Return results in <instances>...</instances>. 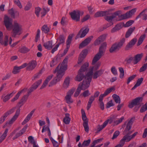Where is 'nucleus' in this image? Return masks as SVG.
<instances>
[{
	"label": "nucleus",
	"mask_w": 147,
	"mask_h": 147,
	"mask_svg": "<svg viewBox=\"0 0 147 147\" xmlns=\"http://www.w3.org/2000/svg\"><path fill=\"white\" fill-rule=\"evenodd\" d=\"M107 43L105 42L101 44L99 48V52L93 58L92 61V64L94 65L101 58L105 52L106 49Z\"/></svg>",
	"instance_id": "obj_1"
},
{
	"label": "nucleus",
	"mask_w": 147,
	"mask_h": 147,
	"mask_svg": "<svg viewBox=\"0 0 147 147\" xmlns=\"http://www.w3.org/2000/svg\"><path fill=\"white\" fill-rule=\"evenodd\" d=\"M93 74H87L83 80L81 85H79L82 90H85L88 88L92 80V76Z\"/></svg>",
	"instance_id": "obj_2"
},
{
	"label": "nucleus",
	"mask_w": 147,
	"mask_h": 147,
	"mask_svg": "<svg viewBox=\"0 0 147 147\" xmlns=\"http://www.w3.org/2000/svg\"><path fill=\"white\" fill-rule=\"evenodd\" d=\"M11 28H12L13 36L15 37L17 35H20L22 33V26L17 21L14 22Z\"/></svg>",
	"instance_id": "obj_3"
},
{
	"label": "nucleus",
	"mask_w": 147,
	"mask_h": 147,
	"mask_svg": "<svg viewBox=\"0 0 147 147\" xmlns=\"http://www.w3.org/2000/svg\"><path fill=\"white\" fill-rule=\"evenodd\" d=\"M125 40V39L123 38L119 42L115 43L113 44L109 49L110 53H113L114 52H116L119 50L123 46Z\"/></svg>",
	"instance_id": "obj_4"
},
{
	"label": "nucleus",
	"mask_w": 147,
	"mask_h": 147,
	"mask_svg": "<svg viewBox=\"0 0 147 147\" xmlns=\"http://www.w3.org/2000/svg\"><path fill=\"white\" fill-rule=\"evenodd\" d=\"M114 89V88L113 87H112L110 88H108L105 91L103 94H101L99 96V100L100 102V108L102 110H103L104 109V104L102 102L103 98L107 95Z\"/></svg>",
	"instance_id": "obj_5"
},
{
	"label": "nucleus",
	"mask_w": 147,
	"mask_h": 147,
	"mask_svg": "<svg viewBox=\"0 0 147 147\" xmlns=\"http://www.w3.org/2000/svg\"><path fill=\"white\" fill-rule=\"evenodd\" d=\"M84 14L83 11L77 10H74L70 13L71 18L72 20L78 22L80 21V17L81 15H82Z\"/></svg>",
	"instance_id": "obj_6"
},
{
	"label": "nucleus",
	"mask_w": 147,
	"mask_h": 147,
	"mask_svg": "<svg viewBox=\"0 0 147 147\" xmlns=\"http://www.w3.org/2000/svg\"><path fill=\"white\" fill-rule=\"evenodd\" d=\"M142 98L141 97L137 98L129 104L128 106L130 108H132L134 106H139L141 107L142 105Z\"/></svg>",
	"instance_id": "obj_7"
},
{
	"label": "nucleus",
	"mask_w": 147,
	"mask_h": 147,
	"mask_svg": "<svg viewBox=\"0 0 147 147\" xmlns=\"http://www.w3.org/2000/svg\"><path fill=\"white\" fill-rule=\"evenodd\" d=\"M4 25L7 29L9 30L11 29L12 26V20L7 16H5L4 19Z\"/></svg>",
	"instance_id": "obj_8"
},
{
	"label": "nucleus",
	"mask_w": 147,
	"mask_h": 147,
	"mask_svg": "<svg viewBox=\"0 0 147 147\" xmlns=\"http://www.w3.org/2000/svg\"><path fill=\"white\" fill-rule=\"evenodd\" d=\"M89 31V28H86L84 30L83 28H82L76 35L75 39H76L84 37L88 33Z\"/></svg>",
	"instance_id": "obj_9"
},
{
	"label": "nucleus",
	"mask_w": 147,
	"mask_h": 147,
	"mask_svg": "<svg viewBox=\"0 0 147 147\" xmlns=\"http://www.w3.org/2000/svg\"><path fill=\"white\" fill-rule=\"evenodd\" d=\"M63 76L62 74H57L56 76L51 81L49 86L51 87L55 85L57 82H59Z\"/></svg>",
	"instance_id": "obj_10"
},
{
	"label": "nucleus",
	"mask_w": 147,
	"mask_h": 147,
	"mask_svg": "<svg viewBox=\"0 0 147 147\" xmlns=\"http://www.w3.org/2000/svg\"><path fill=\"white\" fill-rule=\"evenodd\" d=\"M63 76L62 74H57L56 76L51 81L49 86L51 87L55 85L57 82H59Z\"/></svg>",
	"instance_id": "obj_11"
},
{
	"label": "nucleus",
	"mask_w": 147,
	"mask_h": 147,
	"mask_svg": "<svg viewBox=\"0 0 147 147\" xmlns=\"http://www.w3.org/2000/svg\"><path fill=\"white\" fill-rule=\"evenodd\" d=\"M42 82V80L40 79L34 82L31 86L28 89L29 93H31L34 90H36L39 86L41 84Z\"/></svg>",
	"instance_id": "obj_12"
},
{
	"label": "nucleus",
	"mask_w": 147,
	"mask_h": 147,
	"mask_svg": "<svg viewBox=\"0 0 147 147\" xmlns=\"http://www.w3.org/2000/svg\"><path fill=\"white\" fill-rule=\"evenodd\" d=\"M67 64L64 65H61L60 67L58 65L54 71V73L57 72V74H62L65 72L67 69Z\"/></svg>",
	"instance_id": "obj_13"
},
{
	"label": "nucleus",
	"mask_w": 147,
	"mask_h": 147,
	"mask_svg": "<svg viewBox=\"0 0 147 147\" xmlns=\"http://www.w3.org/2000/svg\"><path fill=\"white\" fill-rule=\"evenodd\" d=\"M136 8L133 9L127 12L125 14L121 15V18L123 19H125L131 17L136 12Z\"/></svg>",
	"instance_id": "obj_14"
},
{
	"label": "nucleus",
	"mask_w": 147,
	"mask_h": 147,
	"mask_svg": "<svg viewBox=\"0 0 147 147\" xmlns=\"http://www.w3.org/2000/svg\"><path fill=\"white\" fill-rule=\"evenodd\" d=\"M93 38V36H91L86 38L80 45L79 48L81 49L87 45L91 41Z\"/></svg>",
	"instance_id": "obj_15"
},
{
	"label": "nucleus",
	"mask_w": 147,
	"mask_h": 147,
	"mask_svg": "<svg viewBox=\"0 0 147 147\" xmlns=\"http://www.w3.org/2000/svg\"><path fill=\"white\" fill-rule=\"evenodd\" d=\"M121 11H118L115 12L112 16H106L104 17L105 19L108 22L112 21L114 18H115L117 16H119L121 13Z\"/></svg>",
	"instance_id": "obj_16"
},
{
	"label": "nucleus",
	"mask_w": 147,
	"mask_h": 147,
	"mask_svg": "<svg viewBox=\"0 0 147 147\" xmlns=\"http://www.w3.org/2000/svg\"><path fill=\"white\" fill-rule=\"evenodd\" d=\"M37 65V63L35 60H32L30 61L27 64V67L26 68L27 70L29 71L32 70L34 69Z\"/></svg>",
	"instance_id": "obj_17"
},
{
	"label": "nucleus",
	"mask_w": 147,
	"mask_h": 147,
	"mask_svg": "<svg viewBox=\"0 0 147 147\" xmlns=\"http://www.w3.org/2000/svg\"><path fill=\"white\" fill-rule=\"evenodd\" d=\"M31 93H29V92L28 91L27 94L24 95L18 104V106L20 108L24 104L26 101L28 96L30 95Z\"/></svg>",
	"instance_id": "obj_18"
},
{
	"label": "nucleus",
	"mask_w": 147,
	"mask_h": 147,
	"mask_svg": "<svg viewBox=\"0 0 147 147\" xmlns=\"http://www.w3.org/2000/svg\"><path fill=\"white\" fill-rule=\"evenodd\" d=\"M53 75L51 74L48 76L44 81L43 84L40 88V89H42L45 88L51 79Z\"/></svg>",
	"instance_id": "obj_19"
},
{
	"label": "nucleus",
	"mask_w": 147,
	"mask_h": 147,
	"mask_svg": "<svg viewBox=\"0 0 147 147\" xmlns=\"http://www.w3.org/2000/svg\"><path fill=\"white\" fill-rule=\"evenodd\" d=\"M20 108L16 110L14 115L9 121L8 123V124H12L17 119L18 116L20 115Z\"/></svg>",
	"instance_id": "obj_20"
},
{
	"label": "nucleus",
	"mask_w": 147,
	"mask_h": 147,
	"mask_svg": "<svg viewBox=\"0 0 147 147\" xmlns=\"http://www.w3.org/2000/svg\"><path fill=\"white\" fill-rule=\"evenodd\" d=\"M143 56V54L142 53L135 55L134 56V64H137L140 61Z\"/></svg>",
	"instance_id": "obj_21"
},
{
	"label": "nucleus",
	"mask_w": 147,
	"mask_h": 147,
	"mask_svg": "<svg viewBox=\"0 0 147 147\" xmlns=\"http://www.w3.org/2000/svg\"><path fill=\"white\" fill-rule=\"evenodd\" d=\"M27 66V63H24L20 66L17 67V66H15L13 68V70L12 71V72L13 73L14 72L18 73L19 72L20 69L25 68Z\"/></svg>",
	"instance_id": "obj_22"
},
{
	"label": "nucleus",
	"mask_w": 147,
	"mask_h": 147,
	"mask_svg": "<svg viewBox=\"0 0 147 147\" xmlns=\"http://www.w3.org/2000/svg\"><path fill=\"white\" fill-rule=\"evenodd\" d=\"M131 133L132 132L128 133L127 134L124 136L120 140L124 144H125V141L126 142H129L132 139L130 136H129V135L131 134Z\"/></svg>",
	"instance_id": "obj_23"
},
{
	"label": "nucleus",
	"mask_w": 147,
	"mask_h": 147,
	"mask_svg": "<svg viewBox=\"0 0 147 147\" xmlns=\"http://www.w3.org/2000/svg\"><path fill=\"white\" fill-rule=\"evenodd\" d=\"M35 110L34 109L31 111L30 113L28 114L24 121L22 123V125H24L27 123L30 119L31 118L33 115Z\"/></svg>",
	"instance_id": "obj_24"
},
{
	"label": "nucleus",
	"mask_w": 147,
	"mask_h": 147,
	"mask_svg": "<svg viewBox=\"0 0 147 147\" xmlns=\"http://www.w3.org/2000/svg\"><path fill=\"white\" fill-rule=\"evenodd\" d=\"M43 46L45 48L48 50H50L53 47L52 46V41H49L45 42H44L43 44Z\"/></svg>",
	"instance_id": "obj_25"
},
{
	"label": "nucleus",
	"mask_w": 147,
	"mask_h": 147,
	"mask_svg": "<svg viewBox=\"0 0 147 147\" xmlns=\"http://www.w3.org/2000/svg\"><path fill=\"white\" fill-rule=\"evenodd\" d=\"M137 39L136 38H134L131 40L129 43L126 46L125 50H128L129 48L133 47L136 42Z\"/></svg>",
	"instance_id": "obj_26"
},
{
	"label": "nucleus",
	"mask_w": 147,
	"mask_h": 147,
	"mask_svg": "<svg viewBox=\"0 0 147 147\" xmlns=\"http://www.w3.org/2000/svg\"><path fill=\"white\" fill-rule=\"evenodd\" d=\"M133 123L132 119H131L127 124L126 127L123 132V133H127L129 131L131 128V125Z\"/></svg>",
	"instance_id": "obj_27"
},
{
	"label": "nucleus",
	"mask_w": 147,
	"mask_h": 147,
	"mask_svg": "<svg viewBox=\"0 0 147 147\" xmlns=\"http://www.w3.org/2000/svg\"><path fill=\"white\" fill-rule=\"evenodd\" d=\"M88 62H87L85 63L81 67L79 71L81 73L84 72L86 71L89 66Z\"/></svg>",
	"instance_id": "obj_28"
},
{
	"label": "nucleus",
	"mask_w": 147,
	"mask_h": 147,
	"mask_svg": "<svg viewBox=\"0 0 147 147\" xmlns=\"http://www.w3.org/2000/svg\"><path fill=\"white\" fill-rule=\"evenodd\" d=\"M9 13L11 15V17L15 18V15L16 17H18L19 14V12L17 11H14L13 8H12L8 11Z\"/></svg>",
	"instance_id": "obj_29"
},
{
	"label": "nucleus",
	"mask_w": 147,
	"mask_h": 147,
	"mask_svg": "<svg viewBox=\"0 0 147 147\" xmlns=\"http://www.w3.org/2000/svg\"><path fill=\"white\" fill-rule=\"evenodd\" d=\"M65 37L63 34L60 35L57 38L58 43L57 44L59 45H60L63 44L65 42Z\"/></svg>",
	"instance_id": "obj_30"
},
{
	"label": "nucleus",
	"mask_w": 147,
	"mask_h": 147,
	"mask_svg": "<svg viewBox=\"0 0 147 147\" xmlns=\"http://www.w3.org/2000/svg\"><path fill=\"white\" fill-rule=\"evenodd\" d=\"M147 11V8L143 10L142 12H141L138 15L136 18V20L137 19L139 18H140L141 17V16L142 15H143V17L142 18V19L144 20H146L147 19V15L146 14H142V13H144L145 11Z\"/></svg>",
	"instance_id": "obj_31"
},
{
	"label": "nucleus",
	"mask_w": 147,
	"mask_h": 147,
	"mask_svg": "<svg viewBox=\"0 0 147 147\" xmlns=\"http://www.w3.org/2000/svg\"><path fill=\"white\" fill-rule=\"evenodd\" d=\"M87 74H85V75L84 74H78L76 76L75 78V80L78 82L81 81L84 78Z\"/></svg>",
	"instance_id": "obj_32"
},
{
	"label": "nucleus",
	"mask_w": 147,
	"mask_h": 147,
	"mask_svg": "<svg viewBox=\"0 0 147 147\" xmlns=\"http://www.w3.org/2000/svg\"><path fill=\"white\" fill-rule=\"evenodd\" d=\"M135 29V27H134L129 28L126 33L125 37L126 38L129 37Z\"/></svg>",
	"instance_id": "obj_33"
},
{
	"label": "nucleus",
	"mask_w": 147,
	"mask_h": 147,
	"mask_svg": "<svg viewBox=\"0 0 147 147\" xmlns=\"http://www.w3.org/2000/svg\"><path fill=\"white\" fill-rule=\"evenodd\" d=\"M144 80L143 78H141L138 79L137 82L134 86L131 88L132 90L135 89L137 87L139 86L142 83Z\"/></svg>",
	"instance_id": "obj_34"
},
{
	"label": "nucleus",
	"mask_w": 147,
	"mask_h": 147,
	"mask_svg": "<svg viewBox=\"0 0 147 147\" xmlns=\"http://www.w3.org/2000/svg\"><path fill=\"white\" fill-rule=\"evenodd\" d=\"M28 127V125H26L19 132L16 134V136L18 138L22 135L26 131Z\"/></svg>",
	"instance_id": "obj_35"
},
{
	"label": "nucleus",
	"mask_w": 147,
	"mask_h": 147,
	"mask_svg": "<svg viewBox=\"0 0 147 147\" xmlns=\"http://www.w3.org/2000/svg\"><path fill=\"white\" fill-rule=\"evenodd\" d=\"M8 129H5L4 132L3 134L0 133V143H1L5 138L7 136V134L8 132Z\"/></svg>",
	"instance_id": "obj_36"
},
{
	"label": "nucleus",
	"mask_w": 147,
	"mask_h": 147,
	"mask_svg": "<svg viewBox=\"0 0 147 147\" xmlns=\"http://www.w3.org/2000/svg\"><path fill=\"white\" fill-rule=\"evenodd\" d=\"M69 83L70 78L69 77H67L65 79L63 84V87L65 88H67L68 87Z\"/></svg>",
	"instance_id": "obj_37"
},
{
	"label": "nucleus",
	"mask_w": 147,
	"mask_h": 147,
	"mask_svg": "<svg viewBox=\"0 0 147 147\" xmlns=\"http://www.w3.org/2000/svg\"><path fill=\"white\" fill-rule=\"evenodd\" d=\"M94 99L95 98L93 96H91L90 97L86 108L87 110H89L92 104Z\"/></svg>",
	"instance_id": "obj_38"
},
{
	"label": "nucleus",
	"mask_w": 147,
	"mask_h": 147,
	"mask_svg": "<svg viewBox=\"0 0 147 147\" xmlns=\"http://www.w3.org/2000/svg\"><path fill=\"white\" fill-rule=\"evenodd\" d=\"M50 28L46 24L44 25L41 28V30L43 32L47 34L50 32Z\"/></svg>",
	"instance_id": "obj_39"
},
{
	"label": "nucleus",
	"mask_w": 147,
	"mask_h": 147,
	"mask_svg": "<svg viewBox=\"0 0 147 147\" xmlns=\"http://www.w3.org/2000/svg\"><path fill=\"white\" fill-rule=\"evenodd\" d=\"M69 114L67 113L65 115V117L64 118L63 122L66 124H69L70 121V119L69 117Z\"/></svg>",
	"instance_id": "obj_40"
},
{
	"label": "nucleus",
	"mask_w": 147,
	"mask_h": 147,
	"mask_svg": "<svg viewBox=\"0 0 147 147\" xmlns=\"http://www.w3.org/2000/svg\"><path fill=\"white\" fill-rule=\"evenodd\" d=\"M19 51L22 53H25L30 51V49L25 46L22 47L19 49Z\"/></svg>",
	"instance_id": "obj_41"
},
{
	"label": "nucleus",
	"mask_w": 147,
	"mask_h": 147,
	"mask_svg": "<svg viewBox=\"0 0 147 147\" xmlns=\"http://www.w3.org/2000/svg\"><path fill=\"white\" fill-rule=\"evenodd\" d=\"M146 37V35L145 34L142 35L139 38L138 42L137 44V46H139L140 45L142 42L143 41L144 39Z\"/></svg>",
	"instance_id": "obj_42"
},
{
	"label": "nucleus",
	"mask_w": 147,
	"mask_h": 147,
	"mask_svg": "<svg viewBox=\"0 0 147 147\" xmlns=\"http://www.w3.org/2000/svg\"><path fill=\"white\" fill-rule=\"evenodd\" d=\"M113 97L115 101L117 103H120L121 102L120 98L119 96L116 94H114L113 95Z\"/></svg>",
	"instance_id": "obj_43"
},
{
	"label": "nucleus",
	"mask_w": 147,
	"mask_h": 147,
	"mask_svg": "<svg viewBox=\"0 0 147 147\" xmlns=\"http://www.w3.org/2000/svg\"><path fill=\"white\" fill-rule=\"evenodd\" d=\"M15 93V92H13L11 93L7 94L3 98V102H5L7 101L12 96L13 94H14Z\"/></svg>",
	"instance_id": "obj_44"
},
{
	"label": "nucleus",
	"mask_w": 147,
	"mask_h": 147,
	"mask_svg": "<svg viewBox=\"0 0 147 147\" xmlns=\"http://www.w3.org/2000/svg\"><path fill=\"white\" fill-rule=\"evenodd\" d=\"M66 102L68 104H71L73 102V100L71 99V96L66 95L65 97Z\"/></svg>",
	"instance_id": "obj_45"
},
{
	"label": "nucleus",
	"mask_w": 147,
	"mask_h": 147,
	"mask_svg": "<svg viewBox=\"0 0 147 147\" xmlns=\"http://www.w3.org/2000/svg\"><path fill=\"white\" fill-rule=\"evenodd\" d=\"M124 119V117H122L120 118L117 119L114 121V123L115 125H117L121 123Z\"/></svg>",
	"instance_id": "obj_46"
},
{
	"label": "nucleus",
	"mask_w": 147,
	"mask_h": 147,
	"mask_svg": "<svg viewBox=\"0 0 147 147\" xmlns=\"http://www.w3.org/2000/svg\"><path fill=\"white\" fill-rule=\"evenodd\" d=\"M16 109V107H14L12 108L11 109H10L9 111L4 113L5 115L7 117L10 114H11L13 113Z\"/></svg>",
	"instance_id": "obj_47"
},
{
	"label": "nucleus",
	"mask_w": 147,
	"mask_h": 147,
	"mask_svg": "<svg viewBox=\"0 0 147 147\" xmlns=\"http://www.w3.org/2000/svg\"><path fill=\"white\" fill-rule=\"evenodd\" d=\"M73 35V34L69 35L66 41V45H70V44Z\"/></svg>",
	"instance_id": "obj_48"
},
{
	"label": "nucleus",
	"mask_w": 147,
	"mask_h": 147,
	"mask_svg": "<svg viewBox=\"0 0 147 147\" xmlns=\"http://www.w3.org/2000/svg\"><path fill=\"white\" fill-rule=\"evenodd\" d=\"M134 59V57L131 56H129L128 57H127L126 58L125 61L126 62L127 64H130L132 61Z\"/></svg>",
	"instance_id": "obj_49"
},
{
	"label": "nucleus",
	"mask_w": 147,
	"mask_h": 147,
	"mask_svg": "<svg viewBox=\"0 0 147 147\" xmlns=\"http://www.w3.org/2000/svg\"><path fill=\"white\" fill-rule=\"evenodd\" d=\"M8 36L7 35H6L4 37V42H3V40L2 39V41L3 43V44H1V45H4L5 46H6L8 45Z\"/></svg>",
	"instance_id": "obj_50"
},
{
	"label": "nucleus",
	"mask_w": 147,
	"mask_h": 147,
	"mask_svg": "<svg viewBox=\"0 0 147 147\" xmlns=\"http://www.w3.org/2000/svg\"><path fill=\"white\" fill-rule=\"evenodd\" d=\"M88 122H83V126L86 132H88L89 129L88 125Z\"/></svg>",
	"instance_id": "obj_51"
},
{
	"label": "nucleus",
	"mask_w": 147,
	"mask_h": 147,
	"mask_svg": "<svg viewBox=\"0 0 147 147\" xmlns=\"http://www.w3.org/2000/svg\"><path fill=\"white\" fill-rule=\"evenodd\" d=\"M41 10V8L39 7H36L35 8V13L38 17H39L40 12Z\"/></svg>",
	"instance_id": "obj_52"
},
{
	"label": "nucleus",
	"mask_w": 147,
	"mask_h": 147,
	"mask_svg": "<svg viewBox=\"0 0 147 147\" xmlns=\"http://www.w3.org/2000/svg\"><path fill=\"white\" fill-rule=\"evenodd\" d=\"M101 16H106L107 15H111L112 13L109 11H100Z\"/></svg>",
	"instance_id": "obj_53"
},
{
	"label": "nucleus",
	"mask_w": 147,
	"mask_h": 147,
	"mask_svg": "<svg viewBox=\"0 0 147 147\" xmlns=\"http://www.w3.org/2000/svg\"><path fill=\"white\" fill-rule=\"evenodd\" d=\"M40 30L39 29H38L37 31V34H36L35 41V42H37L38 40L40 38Z\"/></svg>",
	"instance_id": "obj_54"
},
{
	"label": "nucleus",
	"mask_w": 147,
	"mask_h": 147,
	"mask_svg": "<svg viewBox=\"0 0 147 147\" xmlns=\"http://www.w3.org/2000/svg\"><path fill=\"white\" fill-rule=\"evenodd\" d=\"M134 22V21L132 20H130L125 23L124 25V26L125 27H127L131 26Z\"/></svg>",
	"instance_id": "obj_55"
},
{
	"label": "nucleus",
	"mask_w": 147,
	"mask_h": 147,
	"mask_svg": "<svg viewBox=\"0 0 147 147\" xmlns=\"http://www.w3.org/2000/svg\"><path fill=\"white\" fill-rule=\"evenodd\" d=\"M82 90L80 86H79L75 93L74 94V97H77L78 96L79 94L81 92V90Z\"/></svg>",
	"instance_id": "obj_56"
},
{
	"label": "nucleus",
	"mask_w": 147,
	"mask_h": 147,
	"mask_svg": "<svg viewBox=\"0 0 147 147\" xmlns=\"http://www.w3.org/2000/svg\"><path fill=\"white\" fill-rule=\"evenodd\" d=\"M32 4L30 2H28L27 4L24 7L25 11H28L32 7Z\"/></svg>",
	"instance_id": "obj_57"
},
{
	"label": "nucleus",
	"mask_w": 147,
	"mask_h": 147,
	"mask_svg": "<svg viewBox=\"0 0 147 147\" xmlns=\"http://www.w3.org/2000/svg\"><path fill=\"white\" fill-rule=\"evenodd\" d=\"M91 142V140L90 139H88V140H84L82 144L85 146V147H87L88 146Z\"/></svg>",
	"instance_id": "obj_58"
},
{
	"label": "nucleus",
	"mask_w": 147,
	"mask_h": 147,
	"mask_svg": "<svg viewBox=\"0 0 147 147\" xmlns=\"http://www.w3.org/2000/svg\"><path fill=\"white\" fill-rule=\"evenodd\" d=\"M14 2L15 4L18 6L20 9L22 8V6L21 3L19 0H14Z\"/></svg>",
	"instance_id": "obj_59"
},
{
	"label": "nucleus",
	"mask_w": 147,
	"mask_h": 147,
	"mask_svg": "<svg viewBox=\"0 0 147 147\" xmlns=\"http://www.w3.org/2000/svg\"><path fill=\"white\" fill-rule=\"evenodd\" d=\"M147 68V63H145L140 68L139 71L140 72L144 71Z\"/></svg>",
	"instance_id": "obj_60"
},
{
	"label": "nucleus",
	"mask_w": 147,
	"mask_h": 147,
	"mask_svg": "<svg viewBox=\"0 0 147 147\" xmlns=\"http://www.w3.org/2000/svg\"><path fill=\"white\" fill-rule=\"evenodd\" d=\"M75 90V88H72L68 92L67 95H68L69 96H71L74 92Z\"/></svg>",
	"instance_id": "obj_61"
},
{
	"label": "nucleus",
	"mask_w": 147,
	"mask_h": 147,
	"mask_svg": "<svg viewBox=\"0 0 147 147\" xmlns=\"http://www.w3.org/2000/svg\"><path fill=\"white\" fill-rule=\"evenodd\" d=\"M28 141L33 145L36 144V142L34 141L33 137L32 136H29L28 137Z\"/></svg>",
	"instance_id": "obj_62"
},
{
	"label": "nucleus",
	"mask_w": 147,
	"mask_h": 147,
	"mask_svg": "<svg viewBox=\"0 0 147 147\" xmlns=\"http://www.w3.org/2000/svg\"><path fill=\"white\" fill-rule=\"evenodd\" d=\"M106 123H103L102 125H100L99 126V127H98L97 129V132H98L102 130L106 126Z\"/></svg>",
	"instance_id": "obj_63"
},
{
	"label": "nucleus",
	"mask_w": 147,
	"mask_h": 147,
	"mask_svg": "<svg viewBox=\"0 0 147 147\" xmlns=\"http://www.w3.org/2000/svg\"><path fill=\"white\" fill-rule=\"evenodd\" d=\"M120 133V132L118 131H116L114 133L113 137L112 138V140H114L118 136Z\"/></svg>",
	"instance_id": "obj_64"
}]
</instances>
